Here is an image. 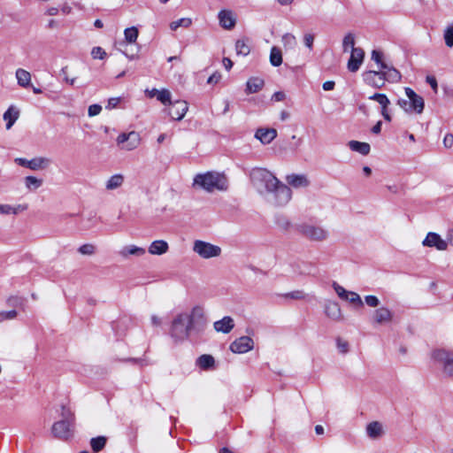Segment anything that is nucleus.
I'll return each mask as SVG.
<instances>
[{"mask_svg":"<svg viewBox=\"0 0 453 453\" xmlns=\"http://www.w3.org/2000/svg\"><path fill=\"white\" fill-rule=\"evenodd\" d=\"M250 179L257 192L261 195H268V200L275 206L286 205L292 197L290 188L280 182L265 168L255 167L251 169Z\"/></svg>","mask_w":453,"mask_h":453,"instance_id":"obj_1","label":"nucleus"},{"mask_svg":"<svg viewBox=\"0 0 453 453\" xmlns=\"http://www.w3.org/2000/svg\"><path fill=\"white\" fill-rule=\"evenodd\" d=\"M206 323L203 307L194 306L190 311L178 313L173 319L169 334L174 342H183L189 338L191 332Z\"/></svg>","mask_w":453,"mask_h":453,"instance_id":"obj_2","label":"nucleus"},{"mask_svg":"<svg viewBox=\"0 0 453 453\" xmlns=\"http://www.w3.org/2000/svg\"><path fill=\"white\" fill-rule=\"evenodd\" d=\"M194 185H197L208 192L225 191L228 186L226 177L215 172L196 174L194 178Z\"/></svg>","mask_w":453,"mask_h":453,"instance_id":"obj_3","label":"nucleus"},{"mask_svg":"<svg viewBox=\"0 0 453 453\" xmlns=\"http://www.w3.org/2000/svg\"><path fill=\"white\" fill-rule=\"evenodd\" d=\"M74 423V415L73 411L62 406L61 419L53 424L51 432L54 437L67 440L73 435V426Z\"/></svg>","mask_w":453,"mask_h":453,"instance_id":"obj_4","label":"nucleus"},{"mask_svg":"<svg viewBox=\"0 0 453 453\" xmlns=\"http://www.w3.org/2000/svg\"><path fill=\"white\" fill-rule=\"evenodd\" d=\"M298 232L311 242H324L329 237L327 229L312 224H302L298 226Z\"/></svg>","mask_w":453,"mask_h":453,"instance_id":"obj_5","label":"nucleus"},{"mask_svg":"<svg viewBox=\"0 0 453 453\" xmlns=\"http://www.w3.org/2000/svg\"><path fill=\"white\" fill-rule=\"evenodd\" d=\"M193 251L203 259H210L219 257L222 250L219 246L211 242L196 240L193 244Z\"/></svg>","mask_w":453,"mask_h":453,"instance_id":"obj_6","label":"nucleus"},{"mask_svg":"<svg viewBox=\"0 0 453 453\" xmlns=\"http://www.w3.org/2000/svg\"><path fill=\"white\" fill-rule=\"evenodd\" d=\"M117 143L121 150H133L141 143V136L139 133L131 131L129 133H122L117 137Z\"/></svg>","mask_w":453,"mask_h":453,"instance_id":"obj_7","label":"nucleus"},{"mask_svg":"<svg viewBox=\"0 0 453 453\" xmlns=\"http://www.w3.org/2000/svg\"><path fill=\"white\" fill-rule=\"evenodd\" d=\"M433 358L443 364L444 372L453 377V352L446 349H436L433 352Z\"/></svg>","mask_w":453,"mask_h":453,"instance_id":"obj_8","label":"nucleus"},{"mask_svg":"<svg viewBox=\"0 0 453 453\" xmlns=\"http://www.w3.org/2000/svg\"><path fill=\"white\" fill-rule=\"evenodd\" d=\"M188 110V105L186 101L177 100L172 102L169 107L165 110L167 114L173 120H180L184 118Z\"/></svg>","mask_w":453,"mask_h":453,"instance_id":"obj_9","label":"nucleus"},{"mask_svg":"<svg viewBox=\"0 0 453 453\" xmlns=\"http://www.w3.org/2000/svg\"><path fill=\"white\" fill-rule=\"evenodd\" d=\"M254 347L253 340L249 336H242L230 344V350L234 353L242 354L251 350Z\"/></svg>","mask_w":453,"mask_h":453,"instance_id":"obj_10","label":"nucleus"},{"mask_svg":"<svg viewBox=\"0 0 453 453\" xmlns=\"http://www.w3.org/2000/svg\"><path fill=\"white\" fill-rule=\"evenodd\" d=\"M422 244L426 247L435 248L438 250H446L448 248V242L443 240L438 234L429 232L426 237L422 242Z\"/></svg>","mask_w":453,"mask_h":453,"instance_id":"obj_11","label":"nucleus"},{"mask_svg":"<svg viewBox=\"0 0 453 453\" xmlns=\"http://www.w3.org/2000/svg\"><path fill=\"white\" fill-rule=\"evenodd\" d=\"M365 58V51L361 48H353L350 58L348 61V69L351 73H356L361 66Z\"/></svg>","mask_w":453,"mask_h":453,"instance_id":"obj_12","label":"nucleus"},{"mask_svg":"<svg viewBox=\"0 0 453 453\" xmlns=\"http://www.w3.org/2000/svg\"><path fill=\"white\" fill-rule=\"evenodd\" d=\"M405 95L410 101L414 112L420 114L424 111L425 102L422 96H418L412 88H405Z\"/></svg>","mask_w":453,"mask_h":453,"instance_id":"obj_13","label":"nucleus"},{"mask_svg":"<svg viewBox=\"0 0 453 453\" xmlns=\"http://www.w3.org/2000/svg\"><path fill=\"white\" fill-rule=\"evenodd\" d=\"M365 82L374 88H381L385 84V77H383L381 70L367 71L363 73Z\"/></svg>","mask_w":453,"mask_h":453,"instance_id":"obj_14","label":"nucleus"},{"mask_svg":"<svg viewBox=\"0 0 453 453\" xmlns=\"http://www.w3.org/2000/svg\"><path fill=\"white\" fill-rule=\"evenodd\" d=\"M372 319L376 324L389 323L393 319V312L387 307H380L374 311Z\"/></svg>","mask_w":453,"mask_h":453,"instance_id":"obj_15","label":"nucleus"},{"mask_svg":"<svg viewBox=\"0 0 453 453\" xmlns=\"http://www.w3.org/2000/svg\"><path fill=\"white\" fill-rule=\"evenodd\" d=\"M234 327V321L230 316H225L213 323V328L216 332L228 334Z\"/></svg>","mask_w":453,"mask_h":453,"instance_id":"obj_16","label":"nucleus"},{"mask_svg":"<svg viewBox=\"0 0 453 453\" xmlns=\"http://www.w3.org/2000/svg\"><path fill=\"white\" fill-rule=\"evenodd\" d=\"M286 181L295 188H306L310 185V180L305 174L292 173L287 175Z\"/></svg>","mask_w":453,"mask_h":453,"instance_id":"obj_17","label":"nucleus"},{"mask_svg":"<svg viewBox=\"0 0 453 453\" xmlns=\"http://www.w3.org/2000/svg\"><path fill=\"white\" fill-rule=\"evenodd\" d=\"M325 313L333 320L340 321L342 319L340 305L336 302L327 301L325 305Z\"/></svg>","mask_w":453,"mask_h":453,"instance_id":"obj_18","label":"nucleus"},{"mask_svg":"<svg viewBox=\"0 0 453 453\" xmlns=\"http://www.w3.org/2000/svg\"><path fill=\"white\" fill-rule=\"evenodd\" d=\"M277 136V131L274 128H258L255 137L263 144H269Z\"/></svg>","mask_w":453,"mask_h":453,"instance_id":"obj_19","label":"nucleus"},{"mask_svg":"<svg viewBox=\"0 0 453 453\" xmlns=\"http://www.w3.org/2000/svg\"><path fill=\"white\" fill-rule=\"evenodd\" d=\"M220 26L225 29H231L235 26V19L231 11L223 10L219 12Z\"/></svg>","mask_w":453,"mask_h":453,"instance_id":"obj_20","label":"nucleus"},{"mask_svg":"<svg viewBox=\"0 0 453 453\" xmlns=\"http://www.w3.org/2000/svg\"><path fill=\"white\" fill-rule=\"evenodd\" d=\"M51 165V159L46 157H37L30 159L29 169L40 171L48 168Z\"/></svg>","mask_w":453,"mask_h":453,"instance_id":"obj_21","label":"nucleus"},{"mask_svg":"<svg viewBox=\"0 0 453 453\" xmlns=\"http://www.w3.org/2000/svg\"><path fill=\"white\" fill-rule=\"evenodd\" d=\"M169 249L168 243L164 240L154 241L149 247V252L151 255H163Z\"/></svg>","mask_w":453,"mask_h":453,"instance_id":"obj_22","label":"nucleus"},{"mask_svg":"<svg viewBox=\"0 0 453 453\" xmlns=\"http://www.w3.org/2000/svg\"><path fill=\"white\" fill-rule=\"evenodd\" d=\"M18 84L22 88H28L31 86V73L22 68H19L15 73Z\"/></svg>","mask_w":453,"mask_h":453,"instance_id":"obj_23","label":"nucleus"},{"mask_svg":"<svg viewBox=\"0 0 453 453\" xmlns=\"http://www.w3.org/2000/svg\"><path fill=\"white\" fill-rule=\"evenodd\" d=\"M265 81L263 79L258 77H252L248 80L246 84V93L253 94L257 93L263 88Z\"/></svg>","mask_w":453,"mask_h":453,"instance_id":"obj_24","label":"nucleus"},{"mask_svg":"<svg viewBox=\"0 0 453 453\" xmlns=\"http://www.w3.org/2000/svg\"><path fill=\"white\" fill-rule=\"evenodd\" d=\"M381 73L383 77H385V81H387L389 82H398L402 78L400 72L395 67L389 66L388 65V68L381 69Z\"/></svg>","mask_w":453,"mask_h":453,"instance_id":"obj_25","label":"nucleus"},{"mask_svg":"<svg viewBox=\"0 0 453 453\" xmlns=\"http://www.w3.org/2000/svg\"><path fill=\"white\" fill-rule=\"evenodd\" d=\"M196 365L202 370H210L215 366V359L211 355L203 354L196 359Z\"/></svg>","mask_w":453,"mask_h":453,"instance_id":"obj_26","label":"nucleus"},{"mask_svg":"<svg viewBox=\"0 0 453 453\" xmlns=\"http://www.w3.org/2000/svg\"><path fill=\"white\" fill-rule=\"evenodd\" d=\"M349 147L351 150L358 152L364 156L368 155L371 150L369 143L358 141L349 142Z\"/></svg>","mask_w":453,"mask_h":453,"instance_id":"obj_27","label":"nucleus"},{"mask_svg":"<svg viewBox=\"0 0 453 453\" xmlns=\"http://www.w3.org/2000/svg\"><path fill=\"white\" fill-rule=\"evenodd\" d=\"M19 111L15 110L13 106L8 108L3 116L4 119L6 121V129H10L14 125L19 118Z\"/></svg>","mask_w":453,"mask_h":453,"instance_id":"obj_28","label":"nucleus"},{"mask_svg":"<svg viewBox=\"0 0 453 453\" xmlns=\"http://www.w3.org/2000/svg\"><path fill=\"white\" fill-rule=\"evenodd\" d=\"M145 252H146V250L143 248L137 247L134 245H129V246L124 247L120 250V255L124 257H127L130 255L141 257V256H143L145 254Z\"/></svg>","mask_w":453,"mask_h":453,"instance_id":"obj_29","label":"nucleus"},{"mask_svg":"<svg viewBox=\"0 0 453 453\" xmlns=\"http://www.w3.org/2000/svg\"><path fill=\"white\" fill-rule=\"evenodd\" d=\"M366 433L369 437L373 439L381 436L383 433L381 424L378 421L369 423L366 426Z\"/></svg>","mask_w":453,"mask_h":453,"instance_id":"obj_30","label":"nucleus"},{"mask_svg":"<svg viewBox=\"0 0 453 453\" xmlns=\"http://www.w3.org/2000/svg\"><path fill=\"white\" fill-rule=\"evenodd\" d=\"M124 182V176L120 173L112 175L105 184L107 190H114L122 186Z\"/></svg>","mask_w":453,"mask_h":453,"instance_id":"obj_31","label":"nucleus"},{"mask_svg":"<svg viewBox=\"0 0 453 453\" xmlns=\"http://www.w3.org/2000/svg\"><path fill=\"white\" fill-rule=\"evenodd\" d=\"M6 304L9 307L19 308L25 311L26 298L19 296H11L6 299Z\"/></svg>","mask_w":453,"mask_h":453,"instance_id":"obj_32","label":"nucleus"},{"mask_svg":"<svg viewBox=\"0 0 453 453\" xmlns=\"http://www.w3.org/2000/svg\"><path fill=\"white\" fill-rule=\"evenodd\" d=\"M25 186L28 190H36L42 187L43 180L35 176H27L24 180Z\"/></svg>","mask_w":453,"mask_h":453,"instance_id":"obj_33","label":"nucleus"},{"mask_svg":"<svg viewBox=\"0 0 453 453\" xmlns=\"http://www.w3.org/2000/svg\"><path fill=\"white\" fill-rule=\"evenodd\" d=\"M270 63L273 66H280L282 64L281 51L275 46L271 49Z\"/></svg>","mask_w":453,"mask_h":453,"instance_id":"obj_34","label":"nucleus"},{"mask_svg":"<svg viewBox=\"0 0 453 453\" xmlns=\"http://www.w3.org/2000/svg\"><path fill=\"white\" fill-rule=\"evenodd\" d=\"M107 439L104 436H97L90 440V446L94 452L101 451L106 444Z\"/></svg>","mask_w":453,"mask_h":453,"instance_id":"obj_35","label":"nucleus"},{"mask_svg":"<svg viewBox=\"0 0 453 453\" xmlns=\"http://www.w3.org/2000/svg\"><path fill=\"white\" fill-rule=\"evenodd\" d=\"M370 100L375 101L381 105V110L388 108L390 104L388 96L385 94L375 93L369 97Z\"/></svg>","mask_w":453,"mask_h":453,"instance_id":"obj_36","label":"nucleus"},{"mask_svg":"<svg viewBox=\"0 0 453 453\" xmlns=\"http://www.w3.org/2000/svg\"><path fill=\"white\" fill-rule=\"evenodd\" d=\"M124 35L127 42L133 43L137 40L138 29L135 27L126 28L124 31Z\"/></svg>","mask_w":453,"mask_h":453,"instance_id":"obj_37","label":"nucleus"},{"mask_svg":"<svg viewBox=\"0 0 453 453\" xmlns=\"http://www.w3.org/2000/svg\"><path fill=\"white\" fill-rule=\"evenodd\" d=\"M235 49L238 55L247 56L250 51V46L245 40H238L235 43Z\"/></svg>","mask_w":453,"mask_h":453,"instance_id":"obj_38","label":"nucleus"},{"mask_svg":"<svg viewBox=\"0 0 453 453\" xmlns=\"http://www.w3.org/2000/svg\"><path fill=\"white\" fill-rule=\"evenodd\" d=\"M157 99L160 101L164 105L169 106L172 103L170 91L167 89L159 90Z\"/></svg>","mask_w":453,"mask_h":453,"instance_id":"obj_39","label":"nucleus"},{"mask_svg":"<svg viewBox=\"0 0 453 453\" xmlns=\"http://www.w3.org/2000/svg\"><path fill=\"white\" fill-rule=\"evenodd\" d=\"M191 25V19L188 18H181L178 20L173 21L170 23V28L172 30H176L177 28L183 27H188Z\"/></svg>","mask_w":453,"mask_h":453,"instance_id":"obj_40","label":"nucleus"},{"mask_svg":"<svg viewBox=\"0 0 453 453\" xmlns=\"http://www.w3.org/2000/svg\"><path fill=\"white\" fill-rule=\"evenodd\" d=\"M382 52L377 50H373L372 51V60L377 63V65L380 66V69L382 68H388V64L382 61Z\"/></svg>","mask_w":453,"mask_h":453,"instance_id":"obj_41","label":"nucleus"},{"mask_svg":"<svg viewBox=\"0 0 453 453\" xmlns=\"http://www.w3.org/2000/svg\"><path fill=\"white\" fill-rule=\"evenodd\" d=\"M345 301H349L350 303H353L359 307H362L364 305L360 296L357 293L352 291L349 293V296H347Z\"/></svg>","mask_w":453,"mask_h":453,"instance_id":"obj_42","label":"nucleus"},{"mask_svg":"<svg viewBox=\"0 0 453 453\" xmlns=\"http://www.w3.org/2000/svg\"><path fill=\"white\" fill-rule=\"evenodd\" d=\"M355 45V37L352 34H348L344 36L343 38V42H342V47H343V50L344 51H347L349 50V48L351 49V50H353V48Z\"/></svg>","mask_w":453,"mask_h":453,"instance_id":"obj_43","label":"nucleus"},{"mask_svg":"<svg viewBox=\"0 0 453 453\" xmlns=\"http://www.w3.org/2000/svg\"><path fill=\"white\" fill-rule=\"evenodd\" d=\"M444 40L448 47L451 48L453 46V25L447 27L444 32Z\"/></svg>","mask_w":453,"mask_h":453,"instance_id":"obj_44","label":"nucleus"},{"mask_svg":"<svg viewBox=\"0 0 453 453\" xmlns=\"http://www.w3.org/2000/svg\"><path fill=\"white\" fill-rule=\"evenodd\" d=\"M18 316V312L16 310H11V311H0V322L4 320H12L16 319Z\"/></svg>","mask_w":453,"mask_h":453,"instance_id":"obj_45","label":"nucleus"},{"mask_svg":"<svg viewBox=\"0 0 453 453\" xmlns=\"http://www.w3.org/2000/svg\"><path fill=\"white\" fill-rule=\"evenodd\" d=\"M96 251V247L91 243H86L79 248V252L82 255H93Z\"/></svg>","mask_w":453,"mask_h":453,"instance_id":"obj_46","label":"nucleus"},{"mask_svg":"<svg viewBox=\"0 0 453 453\" xmlns=\"http://www.w3.org/2000/svg\"><path fill=\"white\" fill-rule=\"evenodd\" d=\"M397 104L407 113H412L414 112V110H412V106L410 103V101L407 99L400 98L397 101Z\"/></svg>","mask_w":453,"mask_h":453,"instance_id":"obj_47","label":"nucleus"},{"mask_svg":"<svg viewBox=\"0 0 453 453\" xmlns=\"http://www.w3.org/2000/svg\"><path fill=\"white\" fill-rule=\"evenodd\" d=\"M333 288L335 290L338 296L342 300H345V298L347 297V296H349V293L350 292L346 290L343 287L340 286L336 282L333 283Z\"/></svg>","mask_w":453,"mask_h":453,"instance_id":"obj_48","label":"nucleus"},{"mask_svg":"<svg viewBox=\"0 0 453 453\" xmlns=\"http://www.w3.org/2000/svg\"><path fill=\"white\" fill-rule=\"evenodd\" d=\"M91 55L93 58L103 59L105 57L106 52L101 47H94L91 50Z\"/></svg>","mask_w":453,"mask_h":453,"instance_id":"obj_49","label":"nucleus"},{"mask_svg":"<svg viewBox=\"0 0 453 453\" xmlns=\"http://www.w3.org/2000/svg\"><path fill=\"white\" fill-rule=\"evenodd\" d=\"M365 303L370 306V307H378L379 304H380V300L377 296H365Z\"/></svg>","mask_w":453,"mask_h":453,"instance_id":"obj_50","label":"nucleus"},{"mask_svg":"<svg viewBox=\"0 0 453 453\" xmlns=\"http://www.w3.org/2000/svg\"><path fill=\"white\" fill-rule=\"evenodd\" d=\"M282 41L285 45H288L289 47H293L296 45V37L291 34H286L282 36Z\"/></svg>","mask_w":453,"mask_h":453,"instance_id":"obj_51","label":"nucleus"},{"mask_svg":"<svg viewBox=\"0 0 453 453\" xmlns=\"http://www.w3.org/2000/svg\"><path fill=\"white\" fill-rule=\"evenodd\" d=\"M102 111V106L99 104H91L88 107V114L89 117H94L98 115Z\"/></svg>","mask_w":453,"mask_h":453,"instance_id":"obj_52","label":"nucleus"},{"mask_svg":"<svg viewBox=\"0 0 453 453\" xmlns=\"http://www.w3.org/2000/svg\"><path fill=\"white\" fill-rule=\"evenodd\" d=\"M336 342L337 348L341 353L345 354L349 351V343L347 342L342 341L341 338H338Z\"/></svg>","mask_w":453,"mask_h":453,"instance_id":"obj_53","label":"nucleus"},{"mask_svg":"<svg viewBox=\"0 0 453 453\" xmlns=\"http://www.w3.org/2000/svg\"><path fill=\"white\" fill-rule=\"evenodd\" d=\"M304 293L302 290H295L286 295V297H289L296 300H301L304 298Z\"/></svg>","mask_w":453,"mask_h":453,"instance_id":"obj_54","label":"nucleus"},{"mask_svg":"<svg viewBox=\"0 0 453 453\" xmlns=\"http://www.w3.org/2000/svg\"><path fill=\"white\" fill-rule=\"evenodd\" d=\"M313 42H314V35H311V34H305L303 35V42H304L305 46L307 48H309L310 50H312Z\"/></svg>","mask_w":453,"mask_h":453,"instance_id":"obj_55","label":"nucleus"},{"mask_svg":"<svg viewBox=\"0 0 453 453\" xmlns=\"http://www.w3.org/2000/svg\"><path fill=\"white\" fill-rule=\"evenodd\" d=\"M277 224L283 229H288L290 226L288 219L283 216L277 218Z\"/></svg>","mask_w":453,"mask_h":453,"instance_id":"obj_56","label":"nucleus"},{"mask_svg":"<svg viewBox=\"0 0 453 453\" xmlns=\"http://www.w3.org/2000/svg\"><path fill=\"white\" fill-rule=\"evenodd\" d=\"M221 80V74L218 72L212 73L207 80L208 84H217Z\"/></svg>","mask_w":453,"mask_h":453,"instance_id":"obj_57","label":"nucleus"},{"mask_svg":"<svg viewBox=\"0 0 453 453\" xmlns=\"http://www.w3.org/2000/svg\"><path fill=\"white\" fill-rule=\"evenodd\" d=\"M443 145L445 148L449 149L453 146V134H446L443 139Z\"/></svg>","mask_w":453,"mask_h":453,"instance_id":"obj_58","label":"nucleus"},{"mask_svg":"<svg viewBox=\"0 0 453 453\" xmlns=\"http://www.w3.org/2000/svg\"><path fill=\"white\" fill-rule=\"evenodd\" d=\"M27 209V204H19L16 207L11 206V210L9 211V214H18L19 212L24 211Z\"/></svg>","mask_w":453,"mask_h":453,"instance_id":"obj_59","label":"nucleus"},{"mask_svg":"<svg viewBox=\"0 0 453 453\" xmlns=\"http://www.w3.org/2000/svg\"><path fill=\"white\" fill-rule=\"evenodd\" d=\"M426 82L431 86L433 90L436 93L438 85H437V81H436L435 77L428 75V76H426Z\"/></svg>","mask_w":453,"mask_h":453,"instance_id":"obj_60","label":"nucleus"},{"mask_svg":"<svg viewBox=\"0 0 453 453\" xmlns=\"http://www.w3.org/2000/svg\"><path fill=\"white\" fill-rule=\"evenodd\" d=\"M120 98L119 97H112L108 100V104L106 105V109H113L117 107V105L119 104Z\"/></svg>","mask_w":453,"mask_h":453,"instance_id":"obj_61","label":"nucleus"},{"mask_svg":"<svg viewBox=\"0 0 453 453\" xmlns=\"http://www.w3.org/2000/svg\"><path fill=\"white\" fill-rule=\"evenodd\" d=\"M15 163L20 166L29 168L30 160L24 157H16L14 159Z\"/></svg>","mask_w":453,"mask_h":453,"instance_id":"obj_62","label":"nucleus"},{"mask_svg":"<svg viewBox=\"0 0 453 453\" xmlns=\"http://www.w3.org/2000/svg\"><path fill=\"white\" fill-rule=\"evenodd\" d=\"M286 97V95L284 92L282 91H277L275 92L273 96H272V100L275 101V102H280V101H283Z\"/></svg>","mask_w":453,"mask_h":453,"instance_id":"obj_63","label":"nucleus"},{"mask_svg":"<svg viewBox=\"0 0 453 453\" xmlns=\"http://www.w3.org/2000/svg\"><path fill=\"white\" fill-rule=\"evenodd\" d=\"M334 85H335L334 81H327L323 83V89L326 90V91L332 90V89H334Z\"/></svg>","mask_w":453,"mask_h":453,"instance_id":"obj_64","label":"nucleus"}]
</instances>
